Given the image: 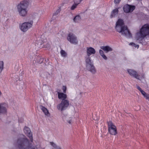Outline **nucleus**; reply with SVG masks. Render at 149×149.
<instances>
[{"label":"nucleus","mask_w":149,"mask_h":149,"mask_svg":"<svg viewBox=\"0 0 149 149\" xmlns=\"http://www.w3.org/2000/svg\"><path fill=\"white\" fill-rule=\"evenodd\" d=\"M69 105L68 100H67L63 99L60 103L57 105V108L58 110L63 111L65 110Z\"/></svg>","instance_id":"5"},{"label":"nucleus","mask_w":149,"mask_h":149,"mask_svg":"<svg viewBox=\"0 0 149 149\" xmlns=\"http://www.w3.org/2000/svg\"><path fill=\"white\" fill-rule=\"evenodd\" d=\"M83 0H74L75 1H78V3H80L81 1Z\"/></svg>","instance_id":"35"},{"label":"nucleus","mask_w":149,"mask_h":149,"mask_svg":"<svg viewBox=\"0 0 149 149\" xmlns=\"http://www.w3.org/2000/svg\"><path fill=\"white\" fill-rule=\"evenodd\" d=\"M145 97L146 99L148 100L149 101V94H147Z\"/></svg>","instance_id":"32"},{"label":"nucleus","mask_w":149,"mask_h":149,"mask_svg":"<svg viewBox=\"0 0 149 149\" xmlns=\"http://www.w3.org/2000/svg\"><path fill=\"white\" fill-rule=\"evenodd\" d=\"M67 89V88L66 86H63L62 87V90L63 92L65 93H66V91Z\"/></svg>","instance_id":"29"},{"label":"nucleus","mask_w":149,"mask_h":149,"mask_svg":"<svg viewBox=\"0 0 149 149\" xmlns=\"http://www.w3.org/2000/svg\"><path fill=\"white\" fill-rule=\"evenodd\" d=\"M60 11L61 9H60L57 10L54 13V15H56L60 13Z\"/></svg>","instance_id":"27"},{"label":"nucleus","mask_w":149,"mask_h":149,"mask_svg":"<svg viewBox=\"0 0 149 149\" xmlns=\"http://www.w3.org/2000/svg\"><path fill=\"white\" fill-rule=\"evenodd\" d=\"M40 60L41 61V63L42 62H43L44 59H43L42 58H41Z\"/></svg>","instance_id":"36"},{"label":"nucleus","mask_w":149,"mask_h":149,"mask_svg":"<svg viewBox=\"0 0 149 149\" xmlns=\"http://www.w3.org/2000/svg\"><path fill=\"white\" fill-rule=\"evenodd\" d=\"M24 132L25 134L29 137L31 142L33 141L32 134L29 128L28 127L25 126L24 129Z\"/></svg>","instance_id":"12"},{"label":"nucleus","mask_w":149,"mask_h":149,"mask_svg":"<svg viewBox=\"0 0 149 149\" xmlns=\"http://www.w3.org/2000/svg\"><path fill=\"white\" fill-rule=\"evenodd\" d=\"M101 48L106 53L112 51L113 50L109 46H102L101 47Z\"/></svg>","instance_id":"16"},{"label":"nucleus","mask_w":149,"mask_h":149,"mask_svg":"<svg viewBox=\"0 0 149 149\" xmlns=\"http://www.w3.org/2000/svg\"><path fill=\"white\" fill-rule=\"evenodd\" d=\"M3 64L4 63L3 61H0V74L3 69Z\"/></svg>","instance_id":"23"},{"label":"nucleus","mask_w":149,"mask_h":149,"mask_svg":"<svg viewBox=\"0 0 149 149\" xmlns=\"http://www.w3.org/2000/svg\"><path fill=\"white\" fill-rule=\"evenodd\" d=\"M58 97L59 99L66 100V99L67 97V95L66 94H65L63 93L58 92Z\"/></svg>","instance_id":"18"},{"label":"nucleus","mask_w":149,"mask_h":149,"mask_svg":"<svg viewBox=\"0 0 149 149\" xmlns=\"http://www.w3.org/2000/svg\"><path fill=\"white\" fill-rule=\"evenodd\" d=\"M60 53L62 56L65 57L67 56V53L63 50H61L60 52Z\"/></svg>","instance_id":"24"},{"label":"nucleus","mask_w":149,"mask_h":149,"mask_svg":"<svg viewBox=\"0 0 149 149\" xmlns=\"http://www.w3.org/2000/svg\"><path fill=\"white\" fill-rule=\"evenodd\" d=\"M67 39L71 43L75 45L78 44L77 38L72 33H69L67 37Z\"/></svg>","instance_id":"9"},{"label":"nucleus","mask_w":149,"mask_h":149,"mask_svg":"<svg viewBox=\"0 0 149 149\" xmlns=\"http://www.w3.org/2000/svg\"><path fill=\"white\" fill-rule=\"evenodd\" d=\"M130 45L134 46H135V47H136L135 44L133 43H132V42L130 43Z\"/></svg>","instance_id":"34"},{"label":"nucleus","mask_w":149,"mask_h":149,"mask_svg":"<svg viewBox=\"0 0 149 149\" xmlns=\"http://www.w3.org/2000/svg\"><path fill=\"white\" fill-rule=\"evenodd\" d=\"M147 35H149V25L146 24L143 25L140 31L136 35V38L140 43H142L144 38Z\"/></svg>","instance_id":"3"},{"label":"nucleus","mask_w":149,"mask_h":149,"mask_svg":"<svg viewBox=\"0 0 149 149\" xmlns=\"http://www.w3.org/2000/svg\"><path fill=\"white\" fill-rule=\"evenodd\" d=\"M121 0H114V3H118Z\"/></svg>","instance_id":"30"},{"label":"nucleus","mask_w":149,"mask_h":149,"mask_svg":"<svg viewBox=\"0 0 149 149\" xmlns=\"http://www.w3.org/2000/svg\"><path fill=\"white\" fill-rule=\"evenodd\" d=\"M140 92L141 93V94L143 95L144 97L147 94L142 90L141 91H140Z\"/></svg>","instance_id":"28"},{"label":"nucleus","mask_w":149,"mask_h":149,"mask_svg":"<svg viewBox=\"0 0 149 149\" xmlns=\"http://www.w3.org/2000/svg\"><path fill=\"white\" fill-rule=\"evenodd\" d=\"M44 74L45 75H46V77L43 76V77L44 78H48V77L50 76V74L47 72H45L44 73Z\"/></svg>","instance_id":"26"},{"label":"nucleus","mask_w":149,"mask_h":149,"mask_svg":"<svg viewBox=\"0 0 149 149\" xmlns=\"http://www.w3.org/2000/svg\"><path fill=\"white\" fill-rule=\"evenodd\" d=\"M136 88H137L138 90H139L140 91H141L142 89H141V88L140 87H139V86H138V85H136Z\"/></svg>","instance_id":"31"},{"label":"nucleus","mask_w":149,"mask_h":149,"mask_svg":"<svg viewBox=\"0 0 149 149\" xmlns=\"http://www.w3.org/2000/svg\"><path fill=\"white\" fill-rule=\"evenodd\" d=\"M87 56L85 57V60H91L90 56L92 54H95V53L96 51L95 49L93 48L89 47H86Z\"/></svg>","instance_id":"10"},{"label":"nucleus","mask_w":149,"mask_h":149,"mask_svg":"<svg viewBox=\"0 0 149 149\" xmlns=\"http://www.w3.org/2000/svg\"><path fill=\"white\" fill-rule=\"evenodd\" d=\"M137 46V48H138L139 47V45H138Z\"/></svg>","instance_id":"37"},{"label":"nucleus","mask_w":149,"mask_h":149,"mask_svg":"<svg viewBox=\"0 0 149 149\" xmlns=\"http://www.w3.org/2000/svg\"><path fill=\"white\" fill-rule=\"evenodd\" d=\"M81 19V17L79 15L76 16L73 19V21L75 23L78 22Z\"/></svg>","instance_id":"20"},{"label":"nucleus","mask_w":149,"mask_h":149,"mask_svg":"<svg viewBox=\"0 0 149 149\" xmlns=\"http://www.w3.org/2000/svg\"><path fill=\"white\" fill-rule=\"evenodd\" d=\"M135 8V7L134 6H131L127 4L124 6L123 10L125 12L129 13L133 11Z\"/></svg>","instance_id":"11"},{"label":"nucleus","mask_w":149,"mask_h":149,"mask_svg":"<svg viewBox=\"0 0 149 149\" xmlns=\"http://www.w3.org/2000/svg\"><path fill=\"white\" fill-rule=\"evenodd\" d=\"M76 2H77V3L74 4L72 6L71 8V10H74L77 7V5L79 3H78V2L77 1H76Z\"/></svg>","instance_id":"25"},{"label":"nucleus","mask_w":149,"mask_h":149,"mask_svg":"<svg viewBox=\"0 0 149 149\" xmlns=\"http://www.w3.org/2000/svg\"><path fill=\"white\" fill-rule=\"evenodd\" d=\"M40 108L45 115H47V116H49V113L46 108L42 105H40Z\"/></svg>","instance_id":"19"},{"label":"nucleus","mask_w":149,"mask_h":149,"mask_svg":"<svg viewBox=\"0 0 149 149\" xmlns=\"http://www.w3.org/2000/svg\"><path fill=\"white\" fill-rule=\"evenodd\" d=\"M50 145L52 146L54 148L56 149H61V148L60 147L57 146L56 144L53 142H50Z\"/></svg>","instance_id":"22"},{"label":"nucleus","mask_w":149,"mask_h":149,"mask_svg":"<svg viewBox=\"0 0 149 149\" xmlns=\"http://www.w3.org/2000/svg\"><path fill=\"white\" fill-rule=\"evenodd\" d=\"M23 121V118H20L19 120V123H22Z\"/></svg>","instance_id":"33"},{"label":"nucleus","mask_w":149,"mask_h":149,"mask_svg":"<svg viewBox=\"0 0 149 149\" xmlns=\"http://www.w3.org/2000/svg\"><path fill=\"white\" fill-rule=\"evenodd\" d=\"M33 23L32 20L30 22H24L22 24L20 29L22 31L25 32L32 26Z\"/></svg>","instance_id":"8"},{"label":"nucleus","mask_w":149,"mask_h":149,"mask_svg":"<svg viewBox=\"0 0 149 149\" xmlns=\"http://www.w3.org/2000/svg\"><path fill=\"white\" fill-rule=\"evenodd\" d=\"M127 71L130 76L137 79H140V75L138 74L137 72L135 70L132 69H127Z\"/></svg>","instance_id":"13"},{"label":"nucleus","mask_w":149,"mask_h":149,"mask_svg":"<svg viewBox=\"0 0 149 149\" xmlns=\"http://www.w3.org/2000/svg\"><path fill=\"white\" fill-rule=\"evenodd\" d=\"M29 4L28 0H24L21 1L17 6V9L19 15L22 17L26 16L27 12V8Z\"/></svg>","instance_id":"2"},{"label":"nucleus","mask_w":149,"mask_h":149,"mask_svg":"<svg viewBox=\"0 0 149 149\" xmlns=\"http://www.w3.org/2000/svg\"><path fill=\"white\" fill-rule=\"evenodd\" d=\"M108 130L109 133L112 135H115L117 133L116 127L114 125L111 121L107 122Z\"/></svg>","instance_id":"7"},{"label":"nucleus","mask_w":149,"mask_h":149,"mask_svg":"<svg viewBox=\"0 0 149 149\" xmlns=\"http://www.w3.org/2000/svg\"><path fill=\"white\" fill-rule=\"evenodd\" d=\"M63 119L65 123H68L69 124H71L72 122V118L68 116H64L63 117Z\"/></svg>","instance_id":"15"},{"label":"nucleus","mask_w":149,"mask_h":149,"mask_svg":"<svg viewBox=\"0 0 149 149\" xmlns=\"http://www.w3.org/2000/svg\"><path fill=\"white\" fill-rule=\"evenodd\" d=\"M7 109L5 104L0 103V115H3L7 113Z\"/></svg>","instance_id":"14"},{"label":"nucleus","mask_w":149,"mask_h":149,"mask_svg":"<svg viewBox=\"0 0 149 149\" xmlns=\"http://www.w3.org/2000/svg\"><path fill=\"white\" fill-rule=\"evenodd\" d=\"M31 144L26 138H19L17 141L16 145L20 149H35L34 146H31Z\"/></svg>","instance_id":"4"},{"label":"nucleus","mask_w":149,"mask_h":149,"mask_svg":"<svg viewBox=\"0 0 149 149\" xmlns=\"http://www.w3.org/2000/svg\"><path fill=\"white\" fill-rule=\"evenodd\" d=\"M86 66L87 69L91 72L92 74H95L96 72V69L93 65V62L88 59L85 60Z\"/></svg>","instance_id":"6"},{"label":"nucleus","mask_w":149,"mask_h":149,"mask_svg":"<svg viewBox=\"0 0 149 149\" xmlns=\"http://www.w3.org/2000/svg\"><path fill=\"white\" fill-rule=\"evenodd\" d=\"M99 53L100 55L104 60H107V58L106 55L104 54V52L102 50L100 49L99 50Z\"/></svg>","instance_id":"21"},{"label":"nucleus","mask_w":149,"mask_h":149,"mask_svg":"<svg viewBox=\"0 0 149 149\" xmlns=\"http://www.w3.org/2000/svg\"><path fill=\"white\" fill-rule=\"evenodd\" d=\"M115 29L118 33L128 38L132 37V35L127 27L125 25L123 20L119 19L117 21L116 24Z\"/></svg>","instance_id":"1"},{"label":"nucleus","mask_w":149,"mask_h":149,"mask_svg":"<svg viewBox=\"0 0 149 149\" xmlns=\"http://www.w3.org/2000/svg\"><path fill=\"white\" fill-rule=\"evenodd\" d=\"M118 13V9L116 8L113 10L111 12L110 17L111 18L115 17L117 16Z\"/></svg>","instance_id":"17"}]
</instances>
